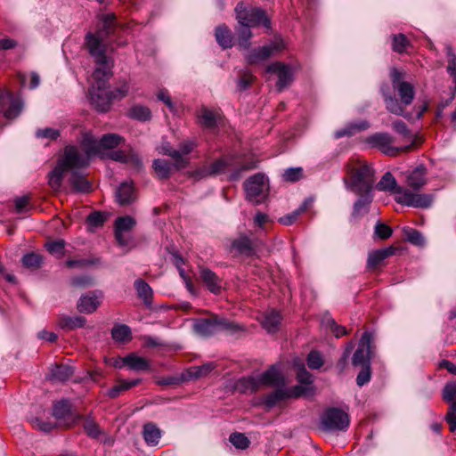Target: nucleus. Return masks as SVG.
Wrapping results in <instances>:
<instances>
[{"label":"nucleus","instance_id":"4","mask_svg":"<svg viewBox=\"0 0 456 456\" xmlns=\"http://www.w3.org/2000/svg\"><path fill=\"white\" fill-rule=\"evenodd\" d=\"M346 172L350 179H344L345 185L355 194L371 192L375 183V171L370 164L356 159L346 165Z\"/></svg>","mask_w":456,"mask_h":456},{"label":"nucleus","instance_id":"28","mask_svg":"<svg viewBox=\"0 0 456 456\" xmlns=\"http://www.w3.org/2000/svg\"><path fill=\"white\" fill-rule=\"evenodd\" d=\"M263 328L269 333H275L280 327L281 316L279 312L272 310L262 315L260 320Z\"/></svg>","mask_w":456,"mask_h":456},{"label":"nucleus","instance_id":"55","mask_svg":"<svg viewBox=\"0 0 456 456\" xmlns=\"http://www.w3.org/2000/svg\"><path fill=\"white\" fill-rule=\"evenodd\" d=\"M406 240L415 246H423L425 240L420 232L412 228H407L404 230Z\"/></svg>","mask_w":456,"mask_h":456},{"label":"nucleus","instance_id":"17","mask_svg":"<svg viewBox=\"0 0 456 456\" xmlns=\"http://www.w3.org/2000/svg\"><path fill=\"white\" fill-rule=\"evenodd\" d=\"M225 328V323L216 318L199 319L193 324V330L201 337H209Z\"/></svg>","mask_w":456,"mask_h":456},{"label":"nucleus","instance_id":"11","mask_svg":"<svg viewBox=\"0 0 456 456\" xmlns=\"http://www.w3.org/2000/svg\"><path fill=\"white\" fill-rule=\"evenodd\" d=\"M284 48L283 41L281 39H275L266 45L255 48L249 51L245 59L249 64H256L267 60L273 53L281 51Z\"/></svg>","mask_w":456,"mask_h":456},{"label":"nucleus","instance_id":"35","mask_svg":"<svg viewBox=\"0 0 456 456\" xmlns=\"http://www.w3.org/2000/svg\"><path fill=\"white\" fill-rule=\"evenodd\" d=\"M152 167L157 176L161 180H167L170 177L172 170L175 169L174 163L167 159H157L153 161Z\"/></svg>","mask_w":456,"mask_h":456},{"label":"nucleus","instance_id":"8","mask_svg":"<svg viewBox=\"0 0 456 456\" xmlns=\"http://www.w3.org/2000/svg\"><path fill=\"white\" fill-rule=\"evenodd\" d=\"M366 142L373 148L379 149L387 156H396L399 152L408 151L411 145L395 147V138L387 133H376L366 139Z\"/></svg>","mask_w":456,"mask_h":456},{"label":"nucleus","instance_id":"30","mask_svg":"<svg viewBox=\"0 0 456 456\" xmlns=\"http://www.w3.org/2000/svg\"><path fill=\"white\" fill-rule=\"evenodd\" d=\"M122 363L126 365L130 370H146L150 367L149 361L142 356H139L135 354H130L126 357L121 359Z\"/></svg>","mask_w":456,"mask_h":456},{"label":"nucleus","instance_id":"39","mask_svg":"<svg viewBox=\"0 0 456 456\" xmlns=\"http://www.w3.org/2000/svg\"><path fill=\"white\" fill-rule=\"evenodd\" d=\"M277 388L266 395L264 400V403L267 408H273L281 401L288 399L285 386L276 387Z\"/></svg>","mask_w":456,"mask_h":456},{"label":"nucleus","instance_id":"16","mask_svg":"<svg viewBox=\"0 0 456 456\" xmlns=\"http://www.w3.org/2000/svg\"><path fill=\"white\" fill-rule=\"evenodd\" d=\"M443 399L451 403L445 419L450 431L456 434V383H447L443 389Z\"/></svg>","mask_w":456,"mask_h":456},{"label":"nucleus","instance_id":"1","mask_svg":"<svg viewBox=\"0 0 456 456\" xmlns=\"http://www.w3.org/2000/svg\"><path fill=\"white\" fill-rule=\"evenodd\" d=\"M116 17L113 13L103 14L100 17V24L94 32H88L85 37V46L89 54L94 59L96 68L93 77H102L111 71L113 63L106 55L107 39L114 33Z\"/></svg>","mask_w":456,"mask_h":456},{"label":"nucleus","instance_id":"46","mask_svg":"<svg viewBox=\"0 0 456 456\" xmlns=\"http://www.w3.org/2000/svg\"><path fill=\"white\" fill-rule=\"evenodd\" d=\"M123 138L116 134H106L100 139V148L102 149H113L118 146Z\"/></svg>","mask_w":456,"mask_h":456},{"label":"nucleus","instance_id":"18","mask_svg":"<svg viewBox=\"0 0 456 456\" xmlns=\"http://www.w3.org/2000/svg\"><path fill=\"white\" fill-rule=\"evenodd\" d=\"M256 378L261 389L265 387L285 386L284 377L276 365H272Z\"/></svg>","mask_w":456,"mask_h":456},{"label":"nucleus","instance_id":"36","mask_svg":"<svg viewBox=\"0 0 456 456\" xmlns=\"http://www.w3.org/2000/svg\"><path fill=\"white\" fill-rule=\"evenodd\" d=\"M369 126H370V124L367 121H360L357 123H352V124L346 126L345 127H343L341 129L337 130L334 133V138L338 139V138H341L344 136H352L357 132L366 130L367 128H369Z\"/></svg>","mask_w":456,"mask_h":456},{"label":"nucleus","instance_id":"13","mask_svg":"<svg viewBox=\"0 0 456 456\" xmlns=\"http://www.w3.org/2000/svg\"><path fill=\"white\" fill-rule=\"evenodd\" d=\"M53 415L60 426L66 428L76 425L82 419L81 415L70 411V404L67 400L60 401L53 405Z\"/></svg>","mask_w":456,"mask_h":456},{"label":"nucleus","instance_id":"49","mask_svg":"<svg viewBox=\"0 0 456 456\" xmlns=\"http://www.w3.org/2000/svg\"><path fill=\"white\" fill-rule=\"evenodd\" d=\"M393 129L403 138L411 141V147L414 144V135L411 131L408 128L407 125L402 120H396L392 124Z\"/></svg>","mask_w":456,"mask_h":456},{"label":"nucleus","instance_id":"47","mask_svg":"<svg viewBox=\"0 0 456 456\" xmlns=\"http://www.w3.org/2000/svg\"><path fill=\"white\" fill-rule=\"evenodd\" d=\"M66 172L61 166L57 163L55 168L49 175V185L54 191H57L61 188L62 183L63 174Z\"/></svg>","mask_w":456,"mask_h":456},{"label":"nucleus","instance_id":"23","mask_svg":"<svg viewBox=\"0 0 456 456\" xmlns=\"http://www.w3.org/2000/svg\"><path fill=\"white\" fill-rule=\"evenodd\" d=\"M199 123L206 128H214L219 118L218 111L201 106L196 112Z\"/></svg>","mask_w":456,"mask_h":456},{"label":"nucleus","instance_id":"2","mask_svg":"<svg viewBox=\"0 0 456 456\" xmlns=\"http://www.w3.org/2000/svg\"><path fill=\"white\" fill-rule=\"evenodd\" d=\"M390 78L394 90L397 93L396 99L389 91V86L382 85L380 90L386 104V109L392 114L402 116L406 119L411 118V113L404 111V107L412 103L415 98L414 86L405 80V76L397 69H392L390 71Z\"/></svg>","mask_w":456,"mask_h":456},{"label":"nucleus","instance_id":"34","mask_svg":"<svg viewBox=\"0 0 456 456\" xmlns=\"http://www.w3.org/2000/svg\"><path fill=\"white\" fill-rule=\"evenodd\" d=\"M127 117L140 122H147L151 119L152 115L147 106L135 104L128 110Z\"/></svg>","mask_w":456,"mask_h":456},{"label":"nucleus","instance_id":"22","mask_svg":"<svg viewBox=\"0 0 456 456\" xmlns=\"http://www.w3.org/2000/svg\"><path fill=\"white\" fill-rule=\"evenodd\" d=\"M117 201L121 206L132 204L136 200V194L132 183H122L116 192Z\"/></svg>","mask_w":456,"mask_h":456},{"label":"nucleus","instance_id":"42","mask_svg":"<svg viewBox=\"0 0 456 456\" xmlns=\"http://www.w3.org/2000/svg\"><path fill=\"white\" fill-rule=\"evenodd\" d=\"M69 183L75 191L88 192L91 191V183L84 175H82L76 170L72 171Z\"/></svg>","mask_w":456,"mask_h":456},{"label":"nucleus","instance_id":"64","mask_svg":"<svg viewBox=\"0 0 456 456\" xmlns=\"http://www.w3.org/2000/svg\"><path fill=\"white\" fill-rule=\"evenodd\" d=\"M64 246H65V243H64V240H57V241L48 242L45 245L47 250L51 254H53V255H60V256L63 255Z\"/></svg>","mask_w":456,"mask_h":456},{"label":"nucleus","instance_id":"37","mask_svg":"<svg viewBox=\"0 0 456 456\" xmlns=\"http://www.w3.org/2000/svg\"><path fill=\"white\" fill-rule=\"evenodd\" d=\"M312 203H313L312 200H310V199L305 200L304 202L300 205V207L298 208H297L296 210H294L293 212H291L288 215H285V216L280 217L279 223L283 225H291L297 220L298 216L301 214L305 212L307 210V208L312 206Z\"/></svg>","mask_w":456,"mask_h":456},{"label":"nucleus","instance_id":"56","mask_svg":"<svg viewBox=\"0 0 456 456\" xmlns=\"http://www.w3.org/2000/svg\"><path fill=\"white\" fill-rule=\"evenodd\" d=\"M106 221V216L104 214L99 211L92 212L86 217V224L90 229L102 226Z\"/></svg>","mask_w":456,"mask_h":456},{"label":"nucleus","instance_id":"26","mask_svg":"<svg viewBox=\"0 0 456 456\" xmlns=\"http://www.w3.org/2000/svg\"><path fill=\"white\" fill-rule=\"evenodd\" d=\"M100 305V301L94 292H89L82 296L77 303V308L80 313L92 314Z\"/></svg>","mask_w":456,"mask_h":456},{"label":"nucleus","instance_id":"33","mask_svg":"<svg viewBox=\"0 0 456 456\" xmlns=\"http://www.w3.org/2000/svg\"><path fill=\"white\" fill-rule=\"evenodd\" d=\"M81 146L85 154L90 159L101 152L100 141H97L91 134H85L81 140Z\"/></svg>","mask_w":456,"mask_h":456},{"label":"nucleus","instance_id":"58","mask_svg":"<svg viewBox=\"0 0 456 456\" xmlns=\"http://www.w3.org/2000/svg\"><path fill=\"white\" fill-rule=\"evenodd\" d=\"M108 157L114 161H118L121 163H128L134 159L137 160V158L134 155L126 154L124 151L120 150L110 152Z\"/></svg>","mask_w":456,"mask_h":456},{"label":"nucleus","instance_id":"63","mask_svg":"<svg viewBox=\"0 0 456 456\" xmlns=\"http://www.w3.org/2000/svg\"><path fill=\"white\" fill-rule=\"evenodd\" d=\"M30 423L34 428H37V429L45 432V433L50 432L55 427V425H53L50 422H47V421H44L38 418L31 419Z\"/></svg>","mask_w":456,"mask_h":456},{"label":"nucleus","instance_id":"21","mask_svg":"<svg viewBox=\"0 0 456 456\" xmlns=\"http://www.w3.org/2000/svg\"><path fill=\"white\" fill-rule=\"evenodd\" d=\"M427 168L420 165L414 168L406 177L408 187L419 191L427 183Z\"/></svg>","mask_w":456,"mask_h":456},{"label":"nucleus","instance_id":"5","mask_svg":"<svg viewBox=\"0 0 456 456\" xmlns=\"http://www.w3.org/2000/svg\"><path fill=\"white\" fill-rule=\"evenodd\" d=\"M245 199L256 206L265 203L269 199L270 184L268 178L262 173L249 176L243 183Z\"/></svg>","mask_w":456,"mask_h":456},{"label":"nucleus","instance_id":"52","mask_svg":"<svg viewBox=\"0 0 456 456\" xmlns=\"http://www.w3.org/2000/svg\"><path fill=\"white\" fill-rule=\"evenodd\" d=\"M288 399L289 398H298L303 395H308L312 391V387L305 385H297L291 387H285Z\"/></svg>","mask_w":456,"mask_h":456},{"label":"nucleus","instance_id":"53","mask_svg":"<svg viewBox=\"0 0 456 456\" xmlns=\"http://www.w3.org/2000/svg\"><path fill=\"white\" fill-rule=\"evenodd\" d=\"M129 89V84L125 79H123L118 82V86L116 88H114L112 91H110L109 93L111 95L113 101L121 100L127 95Z\"/></svg>","mask_w":456,"mask_h":456},{"label":"nucleus","instance_id":"38","mask_svg":"<svg viewBox=\"0 0 456 456\" xmlns=\"http://www.w3.org/2000/svg\"><path fill=\"white\" fill-rule=\"evenodd\" d=\"M134 287L137 291L138 297L142 298L144 304L150 307L152 304L153 291L150 285L142 279L134 281Z\"/></svg>","mask_w":456,"mask_h":456},{"label":"nucleus","instance_id":"51","mask_svg":"<svg viewBox=\"0 0 456 456\" xmlns=\"http://www.w3.org/2000/svg\"><path fill=\"white\" fill-rule=\"evenodd\" d=\"M134 225L135 220L129 216L118 217L115 221V230L118 232H129L134 228Z\"/></svg>","mask_w":456,"mask_h":456},{"label":"nucleus","instance_id":"9","mask_svg":"<svg viewBox=\"0 0 456 456\" xmlns=\"http://www.w3.org/2000/svg\"><path fill=\"white\" fill-rule=\"evenodd\" d=\"M374 334L370 331H365L359 341L358 347L352 357L354 366H370V359L374 354L372 343Z\"/></svg>","mask_w":456,"mask_h":456},{"label":"nucleus","instance_id":"40","mask_svg":"<svg viewBox=\"0 0 456 456\" xmlns=\"http://www.w3.org/2000/svg\"><path fill=\"white\" fill-rule=\"evenodd\" d=\"M162 153L171 157L175 160L174 167L175 170L185 168L189 164V159L187 157H183L179 151L173 150L168 145L162 147Z\"/></svg>","mask_w":456,"mask_h":456},{"label":"nucleus","instance_id":"7","mask_svg":"<svg viewBox=\"0 0 456 456\" xmlns=\"http://www.w3.org/2000/svg\"><path fill=\"white\" fill-rule=\"evenodd\" d=\"M236 17L240 25H247L248 27H264L268 32L271 29V21L266 13L259 8L247 9L242 4L235 8Z\"/></svg>","mask_w":456,"mask_h":456},{"label":"nucleus","instance_id":"48","mask_svg":"<svg viewBox=\"0 0 456 456\" xmlns=\"http://www.w3.org/2000/svg\"><path fill=\"white\" fill-rule=\"evenodd\" d=\"M410 42L404 34L399 33L392 37V50L398 53H403L406 51Z\"/></svg>","mask_w":456,"mask_h":456},{"label":"nucleus","instance_id":"27","mask_svg":"<svg viewBox=\"0 0 456 456\" xmlns=\"http://www.w3.org/2000/svg\"><path fill=\"white\" fill-rule=\"evenodd\" d=\"M74 373L71 366L67 364H54L51 367L49 379L56 382H64L68 380Z\"/></svg>","mask_w":456,"mask_h":456},{"label":"nucleus","instance_id":"6","mask_svg":"<svg viewBox=\"0 0 456 456\" xmlns=\"http://www.w3.org/2000/svg\"><path fill=\"white\" fill-rule=\"evenodd\" d=\"M112 76V71H109L107 76L97 78L94 77L95 84L90 90V99L92 104L102 112H106L110 109L113 99L110 91L106 90V85Z\"/></svg>","mask_w":456,"mask_h":456},{"label":"nucleus","instance_id":"59","mask_svg":"<svg viewBox=\"0 0 456 456\" xmlns=\"http://www.w3.org/2000/svg\"><path fill=\"white\" fill-rule=\"evenodd\" d=\"M216 39L223 49L228 48V32L225 25H222L216 29Z\"/></svg>","mask_w":456,"mask_h":456},{"label":"nucleus","instance_id":"57","mask_svg":"<svg viewBox=\"0 0 456 456\" xmlns=\"http://www.w3.org/2000/svg\"><path fill=\"white\" fill-rule=\"evenodd\" d=\"M230 443H232L236 448L244 450L248 447L249 440L242 433H232L230 435Z\"/></svg>","mask_w":456,"mask_h":456},{"label":"nucleus","instance_id":"32","mask_svg":"<svg viewBox=\"0 0 456 456\" xmlns=\"http://www.w3.org/2000/svg\"><path fill=\"white\" fill-rule=\"evenodd\" d=\"M142 436L148 445L155 446L161 437V431L154 423L149 422L143 426Z\"/></svg>","mask_w":456,"mask_h":456},{"label":"nucleus","instance_id":"14","mask_svg":"<svg viewBox=\"0 0 456 456\" xmlns=\"http://www.w3.org/2000/svg\"><path fill=\"white\" fill-rule=\"evenodd\" d=\"M23 104L20 97L14 96L10 91H0V108L8 119L17 118Z\"/></svg>","mask_w":456,"mask_h":456},{"label":"nucleus","instance_id":"24","mask_svg":"<svg viewBox=\"0 0 456 456\" xmlns=\"http://www.w3.org/2000/svg\"><path fill=\"white\" fill-rule=\"evenodd\" d=\"M216 367L214 362L204 363L200 366L188 368L183 375V379H198L207 377Z\"/></svg>","mask_w":456,"mask_h":456},{"label":"nucleus","instance_id":"19","mask_svg":"<svg viewBox=\"0 0 456 456\" xmlns=\"http://www.w3.org/2000/svg\"><path fill=\"white\" fill-rule=\"evenodd\" d=\"M232 248L240 256L250 257L256 252V241L248 235L240 234L232 241Z\"/></svg>","mask_w":456,"mask_h":456},{"label":"nucleus","instance_id":"12","mask_svg":"<svg viewBox=\"0 0 456 456\" xmlns=\"http://www.w3.org/2000/svg\"><path fill=\"white\" fill-rule=\"evenodd\" d=\"M268 73L276 74L278 81L276 82V89L282 92L289 87L294 79V70L290 65L284 64L280 61L273 62L267 66Z\"/></svg>","mask_w":456,"mask_h":456},{"label":"nucleus","instance_id":"29","mask_svg":"<svg viewBox=\"0 0 456 456\" xmlns=\"http://www.w3.org/2000/svg\"><path fill=\"white\" fill-rule=\"evenodd\" d=\"M360 197L359 199L354 202L352 216L354 217H359L362 216L363 214L368 213L370 204L373 200V195L371 192L369 191H363L362 194H358Z\"/></svg>","mask_w":456,"mask_h":456},{"label":"nucleus","instance_id":"15","mask_svg":"<svg viewBox=\"0 0 456 456\" xmlns=\"http://www.w3.org/2000/svg\"><path fill=\"white\" fill-rule=\"evenodd\" d=\"M322 421L329 430H343L349 425V417L340 409L330 408L325 411Z\"/></svg>","mask_w":456,"mask_h":456},{"label":"nucleus","instance_id":"45","mask_svg":"<svg viewBox=\"0 0 456 456\" xmlns=\"http://www.w3.org/2000/svg\"><path fill=\"white\" fill-rule=\"evenodd\" d=\"M22 265L29 269L37 270L42 266L43 257L41 255L31 252L23 256L21 259Z\"/></svg>","mask_w":456,"mask_h":456},{"label":"nucleus","instance_id":"41","mask_svg":"<svg viewBox=\"0 0 456 456\" xmlns=\"http://www.w3.org/2000/svg\"><path fill=\"white\" fill-rule=\"evenodd\" d=\"M141 379H132V380H118V384L112 387L108 392L107 395L110 398H117L122 392L126 391L138 384H140Z\"/></svg>","mask_w":456,"mask_h":456},{"label":"nucleus","instance_id":"60","mask_svg":"<svg viewBox=\"0 0 456 456\" xmlns=\"http://www.w3.org/2000/svg\"><path fill=\"white\" fill-rule=\"evenodd\" d=\"M303 176V169L301 167H290L284 171L283 178L285 181L297 182Z\"/></svg>","mask_w":456,"mask_h":456},{"label":"nucleus","instance_id":"44","mask_svg":"<svg viewBox=\"0 0 456 456\" xmlns=\"http://www.w3.org/2000/svg\"><path fill=\"white\" fill-rule=\"evenodd\" d=\"M112 338L117 342H126L132 338L130 328L126 324L116 325L111 330Z\"/></svg>","mask_w":456,"mask_h":456},{"label":"nucleus","instance_id":"20","mask_svg":"<svg viewBox=\"0 0 456 456\" xmlns=\"http://www.w3.org/2000/svg\"><path fill=\"white\" fill-rule=\"evenodd\" d=\"M200 275L202 282L210 292L214 294H219L221 292L222 281L214 272L207 267L200 266Z\"/></svg>","mask_w":456,"mask_h":456},{"label":"nucleus","instance_id":"50","mask_svg":"<svg viewBox=\"0 0 456 456\" xmlns=\"http://www.w3.org/2000/svg\"><path fill=\"white\" fill-rule=\"evenodd\" d=\"M251 27L240 25L238 32V44L241 48L248 49L250 45L249 39L252 37Z\"/></svg>","mask_w":456,"mask_h":456},{"label":"nucleus","instance_id":"43","mask_svg":"<svg viewBox=\"0 0 456 456\" xmlns=\"http://www.w3.org/2000/svg\"><path fill=\"white\" fill-rule=\"evenodd\" d=\"M58 324L61 329L74 330L76 328H82L86 324V319L82 316H66L61 315L58 319Z\"/></svg>","mask_w":456,"mask_h":456},{"label":"nucleus","instance_id":"10","mask_svg":"<svg viewBox=\"0 0 456 456\" xmlns=\"http://www.w3.org/2000/svg\"><path fill=\"white\" fill-rule=\"evenodd\" d=\"M88 163L89 158L75 146H67L63 157L58 160V164L66 171L86 167Z\"/></svg>","mask_w":456,"mask_h":456},{"label":"nucleus","instance_id":"61","mask_svg":"<svg viewBox=\"0 0 456 456\" xmlns=\"http://www.w3.org/2000/svg\"><path fill=\"white\" fill-rule=\"evenodd\" d=\"M323 360L321 354L317 351H312L307 356V365L311 369H319L322 366Z\"/></svg>","mask_w":456,"mask_h":456},{"label":"nucleus","instance_id":"3","mask_svg":"<svg viewBox=\"0 0 456 456\" xmlns=\"http://www.w3.org/2000/svg\"><path fill=\"white\" fill-rule=\"evenodd\" d=\"M380 191H391L395 194V200L404 206L427 208L433 203V196L427 193H416L409 189L398 186L395 178L390 172H387L376 184Z\"/></svg>","mask_w":456,"mask_h":456},{"label":"nucleus","instance_id":"25","mask_svg":"<svg viewBox=\"0 0 456 456\" xmlns=\"http://www.w3.org/2000/svg\"><path fill=\"white\" fill-rule=\"evenodd\" d=\"M395 248L390 246L385 248L374 250L369 253L367 266L369 269H374L381 262H383L388 256H391L395 252Z\"/></svg>","mask_w":456,"mask_h":456},{"label":"nucleus","instance_id":"54","mask_svg":"<svg viewBox=\"0 0 456 456\" xmlns=\"http://www.w3.org/2000/svg\"><path fill=\"white\" fill-rule=\"evenodd\" d=\"M85 432L91 438L96 439L102 434L99 425L91 419H86L83 424Z\"/></svg>","mask_w":456,"mask_h":456},{"label":"nucleus","instance_id":"62","mask_svg":"<svg viewBox=\"0 0 456 456\" xmlns=\"http://www.w3.org/2000/svg\"><path fill=\"white\" fill-rule=\"evenodd\" d=\"M375 235L378 236L381 240H387L388 239L392 233L393 231L390 226L387 224H382V223H377L375 225Z\"/></svg>","mask_w":456,"mask_h":456},{"label":"nucleus","instance_id":"31","mask_svg":"<svg viewBox=\"0 0 456 456\" xmlns=\"http://www.w3.org/2000/svg\"><path fill=\"white\" fill-rule=\"evenodd\" d=\"M235 389L243 394L255 393L260 390L256 376H248L239 379L235 384Z\"/></svg>","mask_w":456,"mask_h":456}]
</instances>
